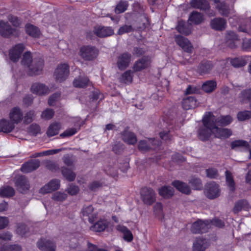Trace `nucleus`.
<instances>
[{
  "instance_id": "28",
  "label": "nucleus",
  "mask_w": 251,
  "mask_h": 251,
  "mask_svg": "<svg viewBox=\"0 0 251 251\" xmlns=\"http://www.w3.org/2000/svg\"><path fill=\"white\" fill-rule=\"evenodd\" d=\"M94 208L92 205L85 206L82 210V213L84 216L88 217L90 223L94 222L96 218V214L93 213Z\"/></svg>"
},
{
  "instance_id": "39",
  "label": "nucleus",
  "mask_w": 251,
  "mask_h": 251,
  "mask_svg": "<svg viewBox=\"0 0 251 251\" xmlns=\"http://www.w3.org/2000/svg\"><path fill=\"white\" fill-rule=\"evenodd\" d=\"M108 222L106 220H100L91 227V229L96 232L104 230L107 227Z\"/></svg>"
},
{
  "instance_id": "46",
  "label": "nucleus",
  "mask_w": 251,
  "mask_h": 251,
  "mask_svg": "<svg viewBox=\"0 0 251 251\" xmlns=\"http://www.w3.org/2000/svg\"><path fill=\"white\" fill-rule=\"evenodd\" d=\"M62 149H54V150H49L45 151H43L40 152H37L33 154V157H37L43 156H49L50 155L54 154L57 153L60 151Z\"/></svg>"
},
{
  "instance_id": "48",
  "label": "nucleus",
  "mask_w": 251,
  "mask_h": 251,
  "mask_svg": "<svg viewBox=\"0 0 251 251\" xmlns=\"http://www.w3.org/2000/svg\"><path fill=\"white\" fill-rule=\"evenodd\" d=\"M33 60H32L30 52L27 51L25 52L23 55L22 63L23 65H24L25 66H26L28 68V65H29V64H31Z\"/></svg>"
},
{
  "instance_id": "8",
  "label": "nucleus",
  "mask_w": 251,
  "mask_h": 251,
  "mask_svg": "<svg viewBox=\"0 0 251 251\" xmlns=\"http://www.w3.org/2000/svg\"><path fill=\"white\" fill-rule=\"evenodd\" d=\"M141 197L144 203L147 205H151L155 201V193L150 188H143L141 191Z\"/></svg>"
},
{
  "instance_id": "52",
  "label": "nucleus",
  "mask_w": 251,
  "mask_h": 251,
  "mask_svg": "<svg viewBox=\"0 0 251 251\" xmlns=\"http://www.w3.org/2000/svg\"><path fill=\"white\" fill-rule=\"evenodd\" d=\"M238 120L243 121L251 118V111H244L239 112L237 114Z\"/></svg>"
},
{
  "instance_id": "54",
  "label": "nucleus",
  "mask_w": 251,
  "mask_h": 251,
  "mask_svg": "<svg viewBox=\"0 0 251 251\" xmlns=\"http://www.w3.org/2000/svg\"><path fill=\"white\" fill-rule=\"evenodd\" d=\"M190 183L194 187V188L196 190L201 189L202 187L201 180L198 178H192V179L190 180Z\"/></svg>"
},
{
  "instance_id": "38",
  "label": "nucleus",
  "mask_w": 251,
  "mask_h": 251,
  "mask_svg": "<svg viewBox=\"0 0 251 251\" xmlns=\"http://www.w3.org/2000/svg\"><path fill=\"white\" fill-rule=\"evenodd\" d=\"M174 192L173 188L170 186H163L159 189V195L165 198L172 197Z\"/></svg>"
},
{
  "instance_id": "58",
  "label": "nucleus",
  "mask_w": 251,
  "mask_h": 251,
  "mask_svg": "<svg viewBox=\"0 0 251 251\" xmlns=\"http://www.w3.org/2000/svg\"><path fill=\"white\" fill-rule=\"evenodd\" d=\"M200 92V89L194 85H189L185 91V94L190 95L198 94Z\"/></svg>"
},
{
  "instance_id": "60",
  "label": "nucleus",
  "mask_w": 251,
  "mask_h": 251,
  "mask_svg": "<svg viewBox=\"0 0 251 251\" xmlns=\"http://www.w3.org/2000/svg\"><path fill=\"white\" fill-rule=\"evenodd\" d=\"M247 204L245 201L242 200L236 202L233 208V211L235 213H237L243 208L244 206Z\"/></svg>"
},
{
  "instance_id": "15",
  "label": "nucleus",
  "mask_w": 251,
  "mask_h": 251,
  "mask_svg": "<svg viewBox=\"0 0 251 251\" xmlns=\"http://www.w3.org/2000/svg\"><path fill=\"white\" fill-rule=\"evenodd\" d=\"M31 91L33 93L40 96L46 95L50 92V90L47 86L43 83L38 82L32 84Z\"/></svg>"
},
{
  "instance_id": "32",
  "label": "nucleus",
  "mask_w": 251,
  "mask_h": 251,
  "mask_svg": "<svg viewBox=\"0 0 251 251\" xmlns=\"http://www.w3.org/2000/svg\"><path fill=\"white\" fill-rule=\"evenodd\" d=\"M61 128V124L58 122L51 123L47 131V134L49 137H51L57 134Z\"/></svg>"
},
{
  "instance_id": "51",
  "label": "nucleus",
  "mask_w": 251,
  "mask_h": 251,
  "mask_svg": "<svg viewBox=\"0 0 251 251\" xmlns=\"http://www.w3.org/2000/svg\"><path fill=\"white\" fill-rule=\"evenodd\" d=\"M132 77V72L130 70L126 71L122 75V80L125 83H129L131 82Z\"/></svg>"
},
{
  "instance_id": "1",
  "label": "nucleus",
  "mask_w": 251,
  "mask_h": 251,
  "mask_svg": "<svg viewBox=\"0 0 251 251\" xmlns=\"http://www.w3.org/2000/svg\"><path fill=\"white\" fill-rule=\"evenodd\" d=\"M215 117L211 112L206 113L202 118L203 126L198 131L199 138L202 141L208 140L212 133L219 138H227L231 134L230 130L227 128H218L214 123Z\"/></svg>"
},
{
  "instance_id": "36",
  "label": "nucleus",
  "mask_w": 251,
  "mask_h": 251,
  "mask_svg": "<svg viewBox=\"0 0 251 251\" xmlns=\"http://www.w3.org/2000/svg\"><path fill=\"white\" fill-rule=\"evenodd\" d=\"M231 64L234 67L238 68L244 66L247 63V58L245 57H239L229 59Z\"/></svg>"
},
{
  "instance_id": "20",
  "label": "nucleus",
  "mask_w": 251,
  "mask_h": 251,
  "mask_svg": "<svg viewBox=\"0 0 251 251\" xmlns=\"http://www.w3.org/2000/svg\"><path fill=\"white\" fill-rule=\"evenodd\" d=\"M95 34L99 37H106L114 34V30L111 27L98 26L94 29Z\"/></svg>"
},
{
  "instance_id": "40",
  "label": "nucleus",
  "mask_w": 251,
  "mask_h": 251,
  "mask_svg": "<svg viewBox=\"0 0 251 251\" xmlns=\"http://www.w3.org/2000/svg\"><path fill=\"white\" fill-rule=\"evenodd\" d=\"M89 81L86 77H79L75 78L74 82V85L75 87L83 88L87 86Z\"/></svg>"
},
{
  "instance_id": "27",
  "label": "nucleus",
  "mask_w": 251,
  "mask_h": 251,
  "mask_svg": "<svg viewBox=\"0 0 251 251\" xmlns=\"http://www.w3.org/2000/svg\"><path fill=\"white\" fill-rule=\"evenodd\" d=\"M209 246L208 241L202 238L197 239L193 244L194 251H204Z\"/></svg>"
},
{
  "instance_id": "2",
  "label": "nucleus",
  "mask_w": 251,
  "mask_h": 251,
  "mask_svg": "<svg viewBox=\"0 0 251 251\" xmlns=\"http://www.w3.org/2000/svg\"><path fill=\"white\" fill-rule=\"evenodd\" d=\"M69 67L66 63H61L58 65L54 73L56 80L61 82L65 80L69 75Z\"/></svg>"
},
{
  "instance_id": "12",
  "label": "nucleus",
  "mask_w": 251,
  "mask_h": 251,
  "mask_svg": "<svg viewBox=\"0 0 251 251\" xmlns=\"http://www.w3.org/2000/svg\"><path fill=\"white\" fill-rule=\"evenodd\" d=\"M226 44L231 49L236 48L240 44V41L237 34L231 31H228L225 37Z\"/></svg>"
},
{
  "instance_id": "35",
  "label": "nucleus",
  "mask_w": 251,
  "mask_h": 251,
  "mask_svg": "<svg viewBox=\"0 0 251 251\" xmlns=\"http://www.w3.org/2000/svg\"><path fill=\"white\" fill-rule=\"evenodd\" d=\"M117 229L118 231H121L124 234V239L130 242L133 239V236L130 231L126 226L119 225L117 226Z\"/></svg>"
},
{
  "instance_id": "18",
  "label": "nucleus",
  "mask_w": 251,
  "mask_h": 251,
  "mask_svg": "<svg viewBox=\"0 0 251 251\" xmlns=\"http://www.w3.org/2000/svg\"><path fill=\"white\" fill-rule=\"evenodd\" d=\"M60 187V180L54 179L50 180L40 190V193L46 194L58 189Z\"/></svg>"
},
{
  "instance_id": "61",
  "label": "nucleus",
  "mask_w": 251,
  "mask_h": 251,
  "mask_svg": "<svg viewBox=\"0 0 251 251\" xmlns=\"http://www.w3.org/2000/svg\"><path fill=\"white\" fill-rule=\"evenodd\" d=\"M8 19L15 27H18L21 25L20 20L16 16L9 15L8 17Z\"/></svg>"
},
{
  "instance_id": "59",
  "label": "nucleus",
  "mask_w": 251,
  "mask_h": 251,
  "mask_svg": "<svg viewBox=\"0 0 251 251\" xmlns=\"http://www.w3.org/2000/svg\"><path fill=\"white\" fill-rule=\"evenodd\" d=\"M11 238L12 235L9 232L0 233V244H2L5 241L10 240Z\"/></svg>"
},
{
  "instance_id": "33",
  "label": "nucleus",
  "mask_w": 251,
  "mask_h": 251,
  "mask_svg": "<svg viewBox=\"0 0 251 251\" xmlns=\"http://www.w3.org/2000/svg\"><path fill=\"white\" fill-rule=\"evenodd\" d=\"M212 68V64L210 61L202 62L198 67V72L201 75L209 73Z\"/></svg>"
},
{
  "instance_id": "13",
  "label": "nucleus",
  "mask_w": 251,
  "mask_h": 251,
  "mask_svg": "<svg viewBox=\"0 0 251 251\" xmlns=\"http://www.w3.org/2000/svg\"><path fill=\"white\" fill-rule=\"evenodd\" d=\"M24 50L23 44H19L12 47L9 51V57L13 62H17L21 57Z\"/></svg>"
},
{
  "instance_id": "14",
  "label": "nucleus",
  "mask_w": 251,
  "mask_h": 251,
  "mask_svg": "<svg viewBox=\"0 0 251 251\" xmlns=\"http://www.w3.org/2000/svg\"><path fill=\"white\" fill-rule=\"evenodd\" d=\"M10 121L14 124L20 123L24 118L22 110L18 107H15L11 109L9 113Z\"/></svg>"
},
{
  "instance_id": "11",
  "label": "nucleus",
  "mask_w": 251,
  "mask_h": 251,
  "mask_svg": "<svg viewBox=\"0 0 251 251\" xmlns=\"http://www.w3.org/2000/svg\"><path fill=\"white\" fill-rule=\"evenodd\" d=\"M176 43L180 46L182 50L188 53H192L193 47L190 41L185 37L181 35H176L175 37Z\"/></svg>"
},
{
  "instance_id": "62",
  "label": "nucleus",
  "mask_w": 251,
  "mask_h": 251,
  "mask_svg": "<svg viewBox=\"0 0 251 251\" xmlns=\"http://www.w3.org/2000/svg\"><path fill=\"white\" fill-rule=\"evenodd\" d=\"M35 115V112L32 110L27 112L24 117L25 122L26 123H31L33 121Z\"/></svg>"
},
{
  "instance_id": "4",
  "label": "nucleus",
  "mask_w": 251,
  "mask_h": 251,
  "mask_svg": "<svg viewBox=\"0 0 251 251\" xmlns=\"http://www.w3.org/2000/svg\"><path fill=\"white\" fill-rule=\"evenodd\" d=\"M19 34L18 30L12 28L7 22L0 21V35L4 37H9L12 35L18 36Z\"/></svg>"
},
{
  "instance_id": "63",
  "label": "nucleus",
  "mask_w": 251,
  "mask_h": 251,
  "mask_svg": "<svg viewBox=\"0 0 251 251\" xmlns=\"http://www.w3.org/2000/svg\"><path fill=\"white\" fill-rule=\"evenodd\" d=\"M240 97L243 100H251V89L242 91L241 93Z\"/></svg>"
},
{
  "instance_id": "17",
  "label": "nucleus",
  "mask_w": 251,
  "mask_h": 251,
  "mask_svg": "<svg viewBox=\"0 0 251 251\" xmlns=\"http://www.w3.org/2000/svg\"><path fill=\"white\" fill-rule=\"evenodd\" d=\"M131 61V54L126 52L120 54L117 58V64L120 70L125 69Z\"/></svg>"
},
{
  "instance_id": "21",
  "label": "nucleus",
  "mask_w": 251,
  "mask_h": 251,
  "mask_svg": "<svg viewBox=\"0 0 251 251\" xmlns=\"http://www.w3.org/2000/svg\"><path fill=\"white\" fill-rule=\"evenodd\" d=\"M210 26L214 30L222 31L226 26V21L223 18H216L210 21Z\"/></svg>"
},
{
  "instance_id": "19",
  "label": "nucleus",
  "mask_w": 251,
  "mask_h": 251,
  "mask_svg": "<svg viewBox=\"0 0 251 251\" xmlns=\"http://www.w3.org/2000/svg\"><path fill=\"white\" fill-rule=\"evenodd\" d=\"M38 248L43 251H55L56 245L52 241L48 239H41L37 242Z\"/></svg>"
},
{
  "instance_id": "50",
  "label": "nucleus",
  "mask_w": 251,
  "mask_h": 251,
  "mask_svg": "<svg viewBox=\"0 0 251 251\" xmlns=\"http://www.w3.org/2000/svg\"><path fill=\"white\" fill-rule=\"evenodd\" d=\"M185 23L183 21H179L176 26V29L178 32L184 34L185 35H188L190 33V31L186 28Z\"/></svg>"
},
{
  "instance_id": "9",
  "label": "nucleus",
  "mask_w": 251,
  "mask_h": 251,
  "mask_svg": "<svg viewBox=\"0 0 251 251\" xmlns=\"http://www.w3.org/2000/svg\"><path fill=\"white\" fill-rule=\"evenodd\" d=\"M160 144V141L154 139H148L139 142L138 149L143 152L147 151L151 149H155Z\"/></svg>"
},
{
  "instance_id": "42",
  "label": "nucleus",
  "mask_w": 251,
  "mask_h": 251,
  "mask_svg": "<svg viewBox=\"0 0 251 251\" xmlns=\"http://www.w3.org/2000/svg\"><path fill=\"white\" fill-rule=\"evenodd\" d=\"M216 87V83L213 80L206 81L202 85V90L206 93L212 92Z\"/></svg>"
},
{
  "instance_id": "23",
  "label": "nucleus",
  "mask_w": 251,
  "mask_h": 251,
  "mask_svg": "<svg viewBox=\"0 0 251 251\" xmlns=\"http://www.w3.org/2000/svg\"><path fill=\"white\" fill-rule=\"evenodd\" d=\"M150 58L148 56H144L139 59L134 64L133 69L134 71H140L147 68L150 65Z\"/></svg>"
},
{
  "instance_id": "57",
  "label": "nucleus",
  "mask_w": 251,
  "mask_h": 251,
  "mask_svg": "<svg viewBox=\"0 0 251 251\" xmlns=\"http://www.w3.org/2000/svg\"><path fill=\"white\" fill-rule=\"evenodd\" d=\"M78 131V129L76 128H71L67 129L64 132L60 134L62 137H69L75 134Z\"/></svg>"
},
{
  "instance_id": "41",
  "label": "nucleus",
  "mask_w": 251,
  "mask_h": 251,
  "mask_svg": "<svg viewBox=\"0 0 251 251\" xmlns=\"http://www.w3.org/2000/svg\"><path fill=\"white\" fill-rule=\"evenodd\" d=\"M189 20L194 24H199L203 21V16L201 13L194 11L191 14Z\"/></svg>"
},
{
  "instance_id": "56",
  "label": "nucleus",
  "mask_w": 251,
  "mask_h": 251,
  "mask_svg": "<svg viewBox=\"0 0 251 251\" xmlns=\"http://www.w3.org/2000/svg\"><path fill=\"white\" fill-rule=\"evenodd\" d=\"M133 30V28L130 25H124L121 26L118 31L119 35H122L123 34L131 32Z\"/></svg>"
},
{
  "instance_id": "31",
  "label": "nucleus",
  "mask_w": 251,
  "mask_h": 251,
  "mask_svg": "<svg viewBox=\"0 0 251 251\" xmlns=\"http://www.w3.org/2000/svg\"><path fill=\"white\" fill-rule=\"evenodd\" d=\"M122 138L125 142L132 145L135 144L137 141L134 134L127 130L123 133Z\"/></svg>"
},
{
  "instance_id": "64",
  "label": "nucleus",
  "mask_w": 251,
  "mask_h": 251,
  "mask_svg": "<svg viewBox=\"0 0 251 251\" xmlns=\"http://www.w3.org/2000/svg\"><path fill=\"white\" fill-rule=\"evenodd\" d=\"M60 97V94L59 93H54L52 95L49 99L48 103L50 106L53 105L56 101H57Z\"/></svg>"
},
{
  "instance_id": "47",
  "label": "nucleus",
  "mask_w": 251,
  "mask_h": 251,
  "mask_svg": "<svg viewBox=\"0 0 251 251\" xmlns=\"http://www.w3.org/2000/svg\"><path fill=\"white\" fill-rule=\"evenodd\" d=\"M28 230V228L25 224L19 223L17 225L16 232L18 234L21 236H24Z\"/></svg>"
},
{
  "instance_id": "37",
  "label": "nucleus",
  "mask_w": 251,
  "mask_h": 251,
  "mask_svg": "<svg viewBox=\"0 0 251 251\" xmlns=\"http://www.w3.org/2000/svg\"><path fill=\"white\" fill-rule=\"evenodd\" d=\"M26 33L33 37H38L40 34L38 28L31 24H26L25 25Z\"/></svg>"
},
{
  "instance_id": "6",
  "label": "nucleus",
  "mask_w": 251,
  "mask_h": 251,
  "mask_svg": "<svg viewBox=\"0 0 251 251\" xmlns=\"http://www.w3.org/2000/svg\"><path fill=\"white\" fill-rule=\"evenodd\" d=\"M44 61L42 59H34L28 65V72L30 75H39L42 73L44 67Z\"/></svg>"
},
{
  "instance_id": "16",
  "label": "nucleus",
  "mask_w": 251,
  "mask_h": 251,
  "mask_svg": "<svg viewBox=\"0 0 251 251\" xmlns=\"http://www.w3.org/2000/svg\"><path fill=\"white\" fill-rule=\"evenodd\" d=\"M231 147L232 149L249 151L250 157L251 158V143L249 144L247 142L242 140H236L231 143Z\"/></svg>"
},
{
  "instance_id": "24",
  "label": "nucleus",
  "mask_w": 251,
  "mask_h": 251,
  "mask_svg": "<svg viewBox=\"0 0 251 251\" xmlns=\"http://www.w3.org/2000/svg\"><path fill=\"white\" fill-rule=\"evenodd\" d=\"M16 186L21 193L26 192L29 188V184L27 179L24 176H21L16 181Z\"/></svg>"
},
{
  "instance_id": "53",
  "label": "nucleus",
  "mask_w": 251,
  "mask_h": 251,
  "mask_svg": "<svg viewBox=\"0 0 251 251\" xmlns=\"http://www.w3.org/2000/svg\"><path fill=\"white\" fill-rule=\"evenodd\" d=\"M128 6L126 1H121L116 6L115 8V12L119 14L125 12Z\"/></svg>"
},
{
  "instance_id": "49",
  "label": "nucleus",
  "mask_w": 251,
  "mask_h": 251,
  "mask_svg": "<svg viewBox=\"0 0 251 251\" xmlns=\"http://www.w3.org/2000/svg\"><path fill=\"white\" fill-rule=\"evenodd\" d=\"M67 197V195L64 192H57L52 195V200L57 201H62Z\"/></svg>"
},
{
  "instance_id": "25",
  "label": "nucleus",
  "mask_w": 251,
  "mask_h": 251,
  "mask_svg": "<svg viewBox=\"0 0 251 251\" xmlns=\"http://www.w3.org/2000/svg\"><path fill=\"white\" fill-rule=\"evenodd\" d=\"M198 105L197 100L194 97H187L183 99L182 105L185 110L195 108Z\"/></svg>"
},
{
  "instance_id": "22",
  "label": "nucleus",
  "mask_w": 251,
  "mask_h": 251,
  "mask_svg": "<svg viewBox=\"0 0 251 251\" xmlns=\"http://www.w3.org/2000/svg\"><path fill=\"white\" fill-rule=\"evenodd\" d=\"M40 162L39 160H31L24 164L21 171L24 173H27L37 169L40 166Z\"/></svg>"
},
{
  "instance_id": "10",
  "label": "nucleus",
  "mask_w": 251,
  "mask_h": 251,
  "mask_svg": "<svg viewBox=\"0 0 251 251\" xmlns=\"http://www.w3.org/2000/svg\"><path fill=\"white\" fill-rule=\"evenodd\" d=\"M210 227L209 221L205 220H198L194 222L191 226V231L194 233H203L207 231Z\"/></svg>"
},
{
  "instance_id": "5",
  "label": "nucleus",
  "mask_w": 251,
  "mask_h": 251,
  "mask_svg": "<svg viewBox=\"0 0 251 251\" xmlns=\"http://www.w3.org/2000/svg\"><path fill=\"white\" fill-rule=\"evenodd\" d=\"M204 193L210 199H214L220 195L219 185L214 182L207 183L205 186Z\"/></svg>"
},
{
  "instance_id": "34",
  "label": "nucleus",
  "mask_w": 251,
  "mask_h": 251,
  "mask_svg": "<svg viewBox=\"0 0 251 251\" xmlns=\"http://www.w3.org/2000/svg\"><path fill=\"white\" fill-rule=\"evenodd\" d=\"M232 119L231 117L229 116H221L219 117L218 118L215 119L214 121V123H215V125L219 126H227L229 125L232 122Z\"/></svg>"
},
{
  "instance_id": "55",
  "label": "nucleus",
  "mask_w": 251,
  "mask_h": 251,
  "mask_svg": "<svg viewBox=\"0 0 251 251\" xmlns=\"http://www.w3.org/2000/svg\"><path fill=\"white\" fill-rule=\"evenodd\" d=\"M54 114V112L52 109L47 108L42 113L41 117L45 120H50L53 117Z\"/></svg>"
},
{
  "instance_id": "3",
  "label": "nucleus",
  "mask_w": 251,
  "mask_h": 251,
  "mask_svg": "<svg viewBox=\"0 0 251 251\" xmlns=\"http://www.w3.org/2000/svg\"><path fill=\"white\" fill-rule=\"evenodd\" d=\"M79 53L80 56L84 59L92 60L98 56V50L94 47L85 46L80 48Z\"/></svg>"
},
{
  "instance_id": "45",
  "label": "nucleus",
  "mask_w": 251,
  "mask_h": 251,
  "mask_svg": "<svg viewBox=\"0 0 251 251\" xmlns=\"http://www.w3.org/2000/svg\"><path fill=\"white\" fill-rule=\"evenodd\" d=\"M226 182L230 190L233 192L235 190V183L231 173L228 171L226 172Z\"/></svg>"
},
{
  "instance_id": "26",
  "label": "nucleus",
  "mask_w": 251,
  "mask_h": 251,
  "mask_svg": "<svg viewBox=\"0 0 251 251\" xmlns=\"http://www.w3.org/2000/svg\"><path fill=\"white\" fill-rule=\"evenodd\" d=\"M15 127V124L6 119H2L0 121V131L9 133L11 132Z\"/></svg>"
},
{
  "instance_id": "30",
  "label": "nucleus",
  "mask_w": 251,
  "mask_h": 251,
  "mask_svg": "<svg viewBox=\"0 0 251 251\" xmlns=\"http://www.w3.org/2000/svg\"><path fill=\"white\" fill-rule=\"evenodd\" d=\"M191 5L194 8L204 10L210 7L208 2L206 0H191Z\"/></svg>"
},
{
  "instance_id": "43",
  "label": "nucleus",
  "mask_w": 251,
  "mask_h": 251,
  "mask_svg": "<svg viewBox=\"0 0 251 251\" xmlns=\"http://www.w3.org/2000/svg\"><path fill=\"white\" fill-rule=\"evenodd\" d=\"M15 191L10 186H5L0 189V195L3 197H9L14 195Z\"/></svg>"
},
{
  "instance_id": "29",
  "label": "nucleus",
  "mask_w": 251,
  "mask_h": 251,
  "mask_svg": "<svg viewBox=\"0 0 251 251\" xmlns=\"http://www.w3.org/2000/svg\"><path fill=\"white\" fill-rule=\"evenodd\" d=\"M173 185L176 189L182 193L189 194L191 192L190 187L183 182L176 180L173 182Z\"/></svg>"
},
{
  "instance_id": "7",
  "label": "nucleus",
  "mask_w": 251,
  "mask_h": 251,
  "mask_svg": "<svg viewBox=\"0 0 251 251\" xmlns=\"http://www.w3.org/2000/svg\"><path fill=\"white\" fill-rule=\"evenodd\" d=\"M216 5V8L218 9L219 13L223 16L229 17V23H232L231 19L232 17H234V10L232 6H229L227 4L223 1L219 2L218 1Z\"/></svg>"
},
{
  "instance_id": "44",
  "label": "nucleus",
  "mask_w": 251,
  "mask_h": 251,
  "mask_svg": "<svg viewBox=\"0 0 251 251\" xmlns=\"http://www.w3.org/2000/svg\"><path fill=\"white\" fill-rule=\"evenodd\" d=\"M62 174L63 176L68 181H72L75 179V173L66 168H62Z\"/></svg>"
}]
</instances>
